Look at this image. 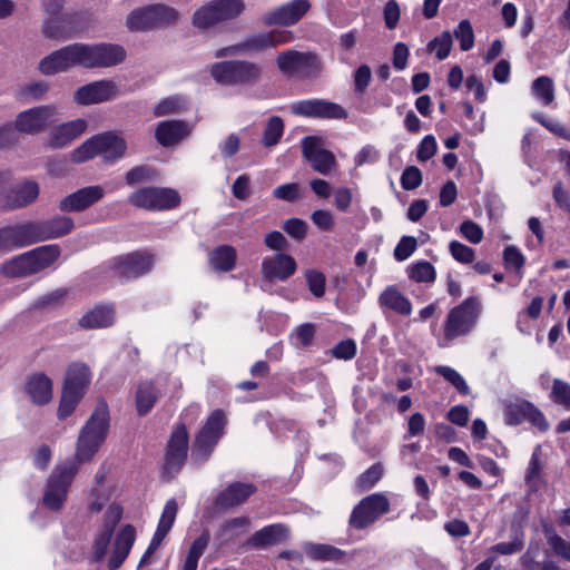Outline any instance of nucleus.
<instances>
[{
    "label": "nucleus",
    "instance_id": "25",
    "mask_svg": "<svg viewBox=\"0 0 570 570\" xmlns=\"http://www.w3.org/2000/svg\"><path fill=\"white\" fill-rule=\"evenodd\" d=\"M39 196V185L33 180L17 184L7 195H0V209L12 210L33 203Z\"/></svg>",
    "mask_w": 570,
    "mask_h": 570
},
{
    "label": "nucleus",
    "instance_id": "54",
    "mask_svg": "<svg viewBox=\"0 0 570 570\" xmlns=\"http://www.w3.org/2000/svg\"><path fill=\"white\" fill-rule=\"evenodd\" d=\"M185 107V100L181 97H168L161 100L156 107L154 114L158 117L175 114Z\"/></svg>",
    "mask_w": 570,
    "mask_h": 570
},
{
    "label": "nucleus",
    "instance_id": "7",
    "mask_svg": "<svg viewBox=\"0 0 570 570\" xmlns=\"http://www.w3.org/2000/svg\"><path fill=\"white\" fill-rule=\"evenodd\" d=\"M76 67L85 68L83 42L70 43L50 52L39 61L37 69L45 76H53Z\"/></svg>",
    "mask_w": 570,
    "mask_h": 570
},
{
    "label": "nucleus",
    "instance_id": "15",
    "mask_svg": "<svg viewBox=\"0 0 570 570\" xmlns=\"http://www.w3.org/2000/svg\"><path fill=\"white\" fill-rule=\"evenodd\" d=\"M55 105H42L29 108L18 114L14 120V129L22 134L36 135L47 128L57 115Z\"/></svg>",
    "mask_w": 570,
    "mask_h": 570
},
{
    "label": "nucleus",
    "instance_id": "46",
    "mask_svg": "<svg viewBox=\"0 0 570 570\" xmlns=\"http://www.w3.org/2000/svg\"><path fill=\"white\" fill-rule=\"evenodd\" d=\"M407 275L415 282L430 283L435 279V269L429 262L422 261L407 267Z\"/></svg>",
    "mask_w": 570,
    "mask_h": 570
},
{
    "label": "nucleus",
    "instance_id": "18",
    "mask_svg": "<svg viewBox=\"0 0 570 570\" xmlns=\"http://www.w3.org/2000/svg\"><path fill=\"white\" fill-rule=\"evenodd\" d=\"M309 8L308 0H293L266 12L262 17V23L267 27L292 26L299 21Z\"/></svg>",
    "mask_w": 570,
    "mask_h": 570
},
{
    "label": "nucleus",
    "instance_id": "9",
    "mask_svg": "<svg viewBox=\"0 0 570 570\" xmlns=\"http://www.w3.org/2000/svg\"><path fill=\"white\" fill-rule=\"evenodd\" d=\"M210 72L223 85H250L259 79L262 68L250 61L234 60L214 63Z\"/></svg>",
    "mask_w": 570,
    "mask_h": 570
},
{
    "label": "nucleus",
    "instance_id": "56",
    "mask_svg": "<svg viewBox=\"0 0 570 570\" xmlns=\"http://www.w3.org/2000/svg\"><path fill=\"white\" fill-rule=\"evenodd\" d=\"M383 475V468L381 464H374L367 469L357 480V487L361 490L371 489Z\"/></svg>",
    "mask_w": 570,
    "mask_h": 570
},
{
    "label": "nucleus",
    "instance_id": "51",
    "mask_svg": "<svg viewBox=\"0 0 570 570\" xmlns=\"http://www.w3.org/2000/svg\"><path fill=\"white\" fill-rule=\"evenodd\" d=\"M305 278L311 293L316 298L323 297L326 288L325 275L317 269H307L305 272Z\"/></svg>",
    "mask_w": 570,
    "mask_h": 570
},
{
    "label": "nucleus",
    "instance_id": "17",
    "mask_svg": "<svg viewBox=\"0 0 570 570\" xmlns=\"http://www.w3.org/2000/svg\"><path fill=\"white\" fill-rule=\"evenodd\" d=\"M119 95L118 85L102 79L81 86L73 94V100L81 106L96 105L115 99Z\"/></svg>",
    "mask_w": 570,
    "mask_h": 570
},
{
    "label": "nucleus",
    "instance_id": "14",
    "mask_svg": "<svg viewBox=\"0 0 570 570\" xmlns=\"http://www.w3.org/2000/svg\"><path fill=\"white\" fill-rule=\"evenodd\" d=\"M85 68H109L126 59V50L115 43H83Z\"/></svg>",
    "mask_w": 570,
    "mask_h": 570
},
{
    "label": "nucleus",
    "instance_id": "27",
    "mask_svg": "<svg viewBox=\"0 0 570 570\" xmlns=\"http://www.w3.org/2000/svg\"><path fill=\"white\" fill-rule=\"evenodd\" d=\"M87 127V121L81 118L53 126L49 131L47 144L51 148H65L85 134Z\"/></svg>",
    "mask_w": 570,
    "mask_h": 570
},
{
    "label": "nucleus",
    "instance_id": "55",
    "mask_svg": "<svg viewBox=\"0 0 570 570\" xmlns=\"http://www.w3.org/2000/svg\"><path fill=\"white\" fill-rule=\"evenodd\" d=\"M449 250L452 257L459 263L469 264L472 263L474 259V249L458 240H453L450 243Z\"/></svg>",
    "mask_w": 570,
    "mask_h": 570
},
{
    "label": "nucleus",
    "instance_id": "60",
    "mask_svg": "<svg viewBox=\"0 0 570 570\" xmlns=\"http://www.w3.org/2000/svg\"><path fill=\"white\" fill-rule=\"evenodd\" d=\"M315 335V327L311 323L299 325L292 335L294 344L296 346H308Z\"/></svg>",
    "mask_w": 570,
    "mask_h": 570
},
{
    "label": "nucleus",
    "instance_id": "19",
    "mask_svg": "<svg viewBox=\"0 0 570 570\" xmlns=\"http://www.w3.org/2000/svg\"><path fill=\"white\" fill-rule=\"evenodd\" d=\"M291 110L295 115L330 119H344L346 111L337 104L322 99H307L292 104Z\"/></svg>",
    "mask_w": 570,
    "mask_h": 570
},
{
    "label": "nucleus",
    "instance_id": "37",
    "mask_svg": "<svg viewBox=\"0 0 570 570\" xmlns=\"http://www.w3.org/2000/svg\"><path fill=\"white\" fill-rule=\"evenodd\" d=\"M237 253L233 246L222 245L209 254L210 266L218 272H229L236 265Z\"/></svg>",
    "mask_w": 570,
    "mask_h": 570
},
{
    "label": "nucleus",
    "instance_id": "4",
    "mask_svg": "<svg viewBox=\"0 0 570 570\" xmlns=\"http://www.w3.org/2000/svg\"><path fill=\"white\" fill-rule=\"evenodd\" d=\"M127 144L125 139L114 132L96 135L87 139L70 154L73 163H85L96 156H101L105 161L114 163L125 156Z\"/></svg>",
    "mask_w": 570,
    "mask_h": 570
},
{
    "label": "nucleus",
    "instance_id": "10",
    "mask_svg": "<svg viewBox=\"0 0 570 570\" xmlns=\"http://www.w3.org/2000/svg\"><path fill=\"white\" fill-rule=\"evenodd\" d=\"M177 19L178 12L174 8L158 3L132 10L127 17L126 26L131 31H145Z\"/></svg>",
    "mask_w": 570,
    "mask_h": 570
},
{
    "label": "nucleus",
    "instance_id": "29",
    "mask_svg": "<svg viewBox=\"0 0 570 570\" xmlns=\"http://www.w3.org/2000/svg\"><path fill=\"white\" fill-rule=\"evenodd\" d=\"M294 36L288 30H272L256 33L244 41L245 50L263 51L293 41Z\"/></svg>",
    "mask_w": 570,
    "mask_h": 570
},
{
    "label": "nucleus",
    "instance_id": "38",
    "mask_svg": "<svg viewBox=\"0 0 570 570\" xmlns=\"http://www.w3.org/2000/svg\"><path fill=\"white\" fill-rule=\"evenodd\" d=\"M86 390L73 385L72 383L65 382L63 392L58 410L60 419L69 416L76 409L79 401L85 395Z\"/></svg>",
    "mask_w": 570,
    "mask_h": 570
},
{
    "label": "nucleus",
    "instance_id": "11",
    "mask_svg": "<svg viewBox=\"0 0 570 570\" xmlns=\"http://www.w3.org/2000/svg\"><path fill=\"white\" fill-rule=\"evenodd\" d=\"M225 425L226 419L224 413L220 410L214 411L196 436L191 451V459L194 461L203 463L208 459L218 440L224 434Z\"/></svg>",
    "mask_w": 570,
    "mask_h": 570
},
{
    "label": "nucleus",
    "instance_id": "36",
    "mask_svg": "<svg viewBox=\"0 0 570 570\" xmlns=\"http://www.w3.org/2000/svg\"><path fill=\"white\" fill-rule=\"evenodd\" d=\"M250 520L247 517H237L223 522L216 533V539L220 544H225L246 533L249 529Z\"/></svg>",
    "mask_w": 570,
    "mask_h": 570
},
{
    "label": "nucleus",
    "instance_id": "63",
    "mask_svg": "<svg viewBox=\"0 0 570 570\" xmlns=\"http://www.w3.org/2000/svg\"><path fill=\"white\" fill-rule=\"evenodd\" d=\"M422 183V175L417 167L410 166L405 168L401 177L402 187L406 190L417 188Z\"/></svg>",
    "mask_w": 570,
    "mask_h": 570
},
{
    "label": "nucleus",
    "instance_id": "30",
    "mask_svg": "<svg viewBox=\"0 0 570 570\" xmlns=\"http://www.w3.org/2000/svg\"><path fill=\"white\" fill-rule=\"evenodd\" d=\"M255 491L256 488L250 483H232L217 495L215 505L223 510L239 505L255 493Z\"/></svg>",
    "mask_w": 570,
    "mask_h": 570
},
{
    "label": "nucleus",
    "instance_id": "24",
    "mask_svg": "<svg viewBox=\"0 0 570 570\" xmlns=\"http://www.w3.org/2000/svg\"><path fill=\"white\" fill-rule=\"evenodd\" d=\"M177 512H178L177 501L175 499L168 500L164 507L160 520L158 522V527L156 529V532L154 533L150 544L140 559V562L138 566L139 568L149 563L150 556L160 547L163 540L166 538V535L173 528Z\"/></svg>",
    "mask_w": 570,
    "mask_h": 570
},
{
    "label": "nucleus",
    "instance_id": "32",
    "mask_svg": "<svg viewBox=\"0 0 570 570\" xmlns=\"http://www.w3.org/2000/svg\"><path fill=\"white\" fill-rule=\"evenodd\" d=\"M115 322V311L110 306H96L79 318L83 330H97L111 326Z\"/></svg>",
    "mask_w": 570,
    "mask_h": 570
},
{
    "label": "nucleus",
    "instance_id": "62",
    "mask_svg": "<svg viewBox=\"0 0 570 570\" xmlns=\"http://www.w3.org/2000/svg\"><path fill=\"white\" fill-rule=\"evenodd\" d=\"M460 233L462 236L472 244L481 243L483 238V230L481 226L472 220H465L460 225Z\"/></svg>",
    "mask_w": 570,
    "mask_h": 570
},
{
    "label": "nucleus",
    "instance_id": "20",
    "mask_svg": "<svg viewBox=\"0 0 570 570\" xmlns=\"http://www.w3.org/2000/svg\"><path fill=\"white\" fill-rule=\"evenodd\" d=\"M153 266V257L148 254L131 253L112 261V272L119 278L131 279L147 273Z\"/></svg>",
    "mask_w": 570,
    "mask_h": 570
},
{
    "label": "nucleus",
    "instance_id": "57",
    "mask_svg": "<svg viewBox=\"0 0 570 570\" xmlns=\"http://www.w3.org/2000/svg\"><path fill=\"white\" fill-rule=\"evenodd\" d=\"M41 32L45 38L51 40H62L66 38L65 27L58 19L46 20L42 24Z\"/></svg>",
    "mask_w": 570,
    "mask_h": 570
},
{
    "label": "nucleus",
    "instance_id": "6",
    "mask_svg": "<svg viewBox=\"0 0 570 570\" xmlns=\"http://www.w3.org/2000/svg\"><path fill=\"white\" fill-rule=\"evenodd\" d=\"M78 466L75 462H63L55 466L43 489L42 504L51 511H60L68 498V491Z\"/></svg>",
    "mask_w": 570,
    "mask_h": 570
},
{
    "label": "nucleus",
    "instance_id": "52",
    "mask_svg": "<svg viewBox=\"0 0 570 570\" xmlns=\"http://www.w3.org/2000/svg\"><path fill=\"white\" fill-rule=\"evenodd\" d=\"M454 37L460 42V48L463 51H468L474 46V33L472 24L469 20H462L454 30Z\"/></svg>",
    "mask_w": 570,
    "mask_h": 570
},
{
    "label": "nucleus",
    "instance_id": "1",
    "mask_svg": "<svg viewBox=\"0 0 570 570\" xmlns=\"http://www.w3.org/2000/svg\"><path fill=\"white\" fill-rule=\"evenodd\" d=\"M118 495L117 485L108 481L106 473L99 470L88 495L87 509L91 515L102 513L95 533L92 553L96 560H101L110 551L109 570H117L124 563L136 540V529L129 523L116 531L124 514V507L117 500Z\"/></svg>",
    "mask_w": 570,
    "mask_h": 570
},
{
    "label": "nucleus",
    "instance_id": "28",
    "mask_svg": "<svg viewBox=\"0 0 570 570\" xmlns=\"http://www.w3.org/2000/svg\"><path fill=\"white\" fill-rule=\"evenodd\" d=\"M188 433L184 425H178L168 442L166 453V470L177 472L187 458Z\"/></svg>",
    "mask_w": 570,
    "mask_h": 570
},
{
    "label": "nucleus",
    "instance_id": "35",
    "mask_svg": "<svg viewBox=\"0 0 570 570\" xmlns=\"http://www.w3.org/2000/svg\"><path fill=\"white\" fill-rule=\"evenodd\" d=\"M379 304L401 315H410L412 312L411 302L395 286H387L380 294Z\"/></svg>",
    "mask_w": 570,
    "mask_h": 570
},
{
    "label": "nucleus",
    "instance_id": "26",
    "mask_svg": "<svg viewBox=\"0 0 570 570\" xmlns=\"http://www.w3.org/2000/svg\"><path fill=\"white\" fill-rule=\"evenodd\" d=\"M35 243L31 222L0 228V252L8 253Z\"/></svg>",
    "mask_w": 570,
    "mask_h": 570
},
{
    "label": "nucleus",
    "instance_id": "43",
    "mask_svg": "<svg viewBox=\"0 0 570 570\" xmlns=\"http://www.w3.org/2000/svg\"><path fill=\"white\" fill-rule=\"evenodd\" d=\"M222 21L237 18L244 10L243 0H213Z\"/></svg>",
    "mask_w": 570,
    "mask_h": 570
},
{
    "label": "nucleus",
    "instance_id": "41",
    "mask_svg": "<svg viewBox=\"0 0 570 570\" xmlns=\"http://www.w3.org/2000/svg\"><path fill=\"white\" fill-rule=\"evenodd\" d=\"M220 22L223 21L213 1L196 10L193 17L194 26L199 29H208Z\"/></svg>",
    "mask_w": 570,
    "mask_h": 570
},
{
    "label": "nucleus",
    "instance_id": "22",
    "mask_svg": "<svg viewBox=\"0 0 570 570\" xmlns=\"http://www.w3.org/2000/svg\"><path fill=\"white\" fill-rule=\"evenodd\" d=\"M297 268L295 259L287 254L277 253L266 256L262 262V275L269 282H284L295 274Z\"/></svg>",
    "mask_w": 570,
    "mask_h": 570
},
{
    "label": "nucleus",
    "instance_id": "5",
    "mask_svg": "<svg viewBox=\"0 0 570 570\" xmlns=\"http://www.w3.org/2000/svg\"><path fill=\"white\" fill-rule=\"evenodd\" d=\"M276 65L281 73L288 78L312 79L323 70V62L316 53L294 49L281 51Z\"/></svg>",
    "mask_w": 570,
    "mask_h": 570
},
{
    "label": "nucleus",
    "instance_id": "3",
    "mask_svg": "<svg viewBox=\"0 0 570 570\" xmlns=\"http://www.w3.org/2000/svg\"><path fill=\"white\" fill-rule=\"evenodd\" d=\"M61 254L58 245H45L6 261L0 272L8 277H27L53 265Z\"/></svg>",
    "mask_w": 570,
    "mask_h": 570
},
{
    "label": "nucleus",
    "instance_id": "13",
    "mask_svg": "<svg viewBox=\"0 0 570 570\" xmlns=\"http://www.w3.org/2000/svg\"><path fill=\"white\" fill-rule=\"evenodd\" d=\"M389 499L382 493L371 494L360 501L350 517V524L355 529H364L389 512Z\"/></svg>",
    "mask_w": 570,
    "mask_h": 570
},
{
    "label": "nucleus",
    "instance_id": "8",
    "mask_svg": "<svg viewBox=\"0 0 570 570\" xmlns=\"http://www.w3.org/2000/svg\"><path fill=\"white\" fill-rule=\"evenodd\" d=\"M480 308V302L474 297H469L462 304L453 307L444 323L443 338L449 342L470 333L476 323Z\"/></svg>",
    "mask_w": 570,
    "mask_h": 570
},
{
    "label": "nucleus",
    "instance_id": "61",
    "mask_svg": "<svg viewBox=\"0 0 570 570\" xmlns=\"http://www.w3.org/2000/svg\"><path fill=\"white\" fill-rule=\"evenodd\" d=\"M313 224L323 232H331L334 228V216L330 210L317 209L311 215Z\"/></svg>",
    "mask_w": 570,
    "mask_h": 570
},
{
    "label": "nucleus",
    "instance_id": "49",
    "mask_svg": "<svg viewBox=\"0 0 570 570\" xmlns=\"http://www.w3.org/2000/svg\"><path fill=\"white\" fill-rule=\"evenodd\" d=\"M452 48V35L449 31L442 32L435 37L429 45L428 49L434 51L439 60L445 59Z\"/></svg>",
    "mask_w": 570,
    "mask_h": 570
},
{
    "label": "nucleus",
    "instance_id": "21",
    "mask_svg": "<svg viewBox=\"0 0 570 570\" xmlns=\"http://www.w3.org/2000/svg\"><path fill=\"white\" fill-rule=\"evenodd\" d=\"M105 195L106 190L102 186H87L63 197L59 203V209L67 213L82 212L100 202Z\"/></svg>",
    "mask_w": 570,
    "mask_h": 570
},
{
    "label": "nucleus",
    "instance_id": "48",
    "mask_svg": "<svg viewBox=\"0 0 570 570\" xmlns=\"http://www.w3.org/2000/svg\"><path fill=\"white\" fill-rule=\"evenodd\" d=\"M48 82L43 80L32 81L22 86L19 90V97L27 100H41L49 91Z\"/></svg>",
    "mask_w": 570,
    "mask_h": 570
},
{
    "label": "nucleus",
    "instance_id": "40",
    "mask_svg": "<svg viewBox=\"0 0 570 570\" xmlns=\"http://www.w3.org/2000/svg\"><path fill=\"white\" fill-rule=\"evenodd\" d=\"M158 399V391L155 389L153 383H141L136 392V406L140 415L148 413L156 400Z\"/></svg>",
    "mask_w": 570,
    "mask_h": 570
},
{
    "label": "nucleus",
    "instance_id": "16",
    "mask_svg": "<svg viewBox=\"0 0 570 570\" xmlns=\"http://www.w3.org/2000/svg\"><path fill=\"white\" fill-rule=\"evenodd\" d=\"M302 153L312 168L322 175H328L337 166L334 154L324 148L323 139L317 136L302 140Z\"/></svg>",
    "mask_w": 570,
    "mask_h": 570
},
{
    "label": "nucleus",
    "instance_id": "45",
    "mask_svg": "<svg viewBox=\"0 0 570 570\" xmlns=\"http://www.w3.org/2000/svg\"><path fill=\"white\" fill-rule=\"evenodd\" d=\"M91 380L90 370L86 364L75 363L67 372L66 381L87 390Z\"/></svg>",
    "mask_w": 570,
    "mask_h": 570
},
{
    "label": "nucleus",
    "instance_id": "33",
    "mask_svg": "<svg viewBox=\"0 0 570 570\" xmlns=\"http://www.w3.org/2000/svg\"><path fill=\"white\" fill-rule=\"evenodd\" d=\"M26 391L33 403L42 405L52 399V382L43 373H36L28 380Z\"/></svg>",
    "mask_w": 570,
    "mask_h": 570
},
{
    "label": "nucleus",
    "instance_id": "59",
    "mask_svg": "<svg viewBox=\"0 0 570 570\" xmlns=\"http://www.w3.org/2000/svg\"><path fill=\"white\" fill-rule=\"evenodd\" d=\"M417 242L413 236H403L394 249V257L402 262L409 258L416 249Z\"/></svg>",
    "mask_w": 570,
    "mask_h": 570
},
{
    "label": "nucleus",
    "instance_id": "34",
    "mask_svg": "<svg viewBox=\"0 0 570 570\" xmlns=\"http://www.w3.org/2000/svg\"><path fill=\"white\" fill-rule=\"evenodd\" d=\"M288 537V530L283 524L267 525L253 534L249 543L256 548L278 544Z\"/></svg>",
    "mask_w": 570,
    "mask_h": 570
},
{
    "label": "nucleus",
    "instance_id": "42",
    "mask_svg": "<svg viewBox=\"0 0 570 570\" xmlns=\"http://www.w3.org/2000/svg\"><path fill=\"white\" fill-rule=\"evenodd\" d=\"M531 90L534 97L544 106L550 105L554 99L553 81L547 76L537 78L532 83Z\"/></svg>",
    "mask_w": 570,
    "mask_h": 570
},
{
    "label": "nucleus",
    "instance_id": "53",
    "mask_svg": "<svg viewBox=\"0 0 570 570\" xmlns=\"http://www.w3.org/2000/svg\"><path fill=\"white\" fill-rule=\"evenodd\" d=\"M435 372L442 375L449 383H451L460 393L469 394V386L464 379L454 368L450 366L440 365L435 367Z\"/></svg>",
    "mask_w": 570,
    "mask_h": 570
},
{
    "label": "nucleus",
    "instance_id": "12",
    "mask_svg": "<svg viewBox=\"0 0 570 570\" xmlns=\"http://www.w3.org/2000/svg\"><path fill=\"white\" fill-rule=\"evenodd\" d=\"M179 195L170 188L145 187L134 191L128 202L146 210H166L179 204Z\"/></svg>",
    "mask_w": 570,
    "mask_h": 570
},
{
    "label": "nucleus",
    "instance_id": "39",
    "mask_svg": "<svg viewBox=\"0 0 570 570\" xmlns=\"http://www.w3.org/2000/svg\"><path fill=\"white\" fill-rule=\"evenodd\" d=\"M304 552L308 558L315 561H338L344 554L340 549L335 547L313 543L305 544Z\"/></svg>",
    "mask_w": 570,
    "mask_h": 570
},
{
    "label": "nucleus",
    "instance_id": "64",
    "mask_svg": "<svg viewBox=\"0 0 570 570\" xmlns=\"http://www.w3.org/2000/svg\"><path fill=\"white\" fill-rule=\"evenodd\" d=\"M436 140L432 135L425 136L417 148V159L420 161H426L436 153Z\"/></svg>",
    "mask_w": 570,
    "mask_h": 570
},
{
    "label": "nucleus",
    "instance_id": "23",
    "mask_svg": "<svg viewBox=\"0 0 570 570\" xmlns=\"http://www.w3.org/2000/svg\"><path fill=\"white\" fill-rule=\"evenodd\" d=\"M36 243L60 238L70 234L75 228L73 219L69 216L57 215L42 222H31Z\"/></svg>",
    "mask_w": 570,
    "mask_h": 570
},
{
    "label": "nucleus",
    "instance_id": "31",
    "mask_svg": "<svg viewBox=\"0 0 570 570\" xmlns=\"http://www.w3.org/2000/svg\"><path fill=\"white\" fill-rule=\"evenodd\" d=\"M190 129L180 120H166L157 125L155 136L157 141L169 147L178 144L183 138L188 136Z\"/></svg>",
    "mask_w": 570,
    "mask_h": 570
},
{
    "label": "nucleus",
    "instance_id": "44",
    "mask_svg": "<svg viewBox=\"0 0 570 570\" xmlns=\"http://www.w3.org/2000/svg\"><path fill=\"white\" fill-rule=\"evenodd\" d=\"M550 400L566 410H570V384L560 379L552 381L551 391L549 394Z\"/></svg>",
    "mask_w": 570,
    "mask_h": 570
},
{
    "label": "nucleus",
    "instance_id": "2",
    "mask_svg": "<svg viewBox=\"0 0 570 570\" xmlns=\"http://www.w3.org/2000/svg\"><path fill=\"white\" fill-rule=\"evenodd\" d=\"M108 431V405L105 402H100L79 432L75 458L67 462H75L78 468L82 463L89 462L106 441Z\"/></svg>",
    "mask_w": 570,
    "mask_h": 570
},
{
    "label": "nucleus",
    "instance_id": "47",
    "mask_svg": "<svg viewBox=\"0 0 570 570\" xmlns=\"http://www.w3.org/2000/svg\"><path fill=\"white\" fill-rule=\"evenodd\" d=\"M529 402L521 401L507 404L504 407L505 422L510 425H518L527 420V410Z\"/></svg>",
    "mask_w": 570,
    "mask_h": 570
},
{
    "label": "nucleus",
    "instance_id": "58",
    "mask_svg": "<svg viewBox=\"0 0 570 570\" xmlns=\"http://www.w3.org/2000/svg\"><path fill=\"white\" fill-rule=\"evenodd\" d=\"M209 539L210 535L208 530H204L203 533L193 542L186 560L198 564V560L207 548Z\"/></svg>",
    "mask_w": 570,
    "mask_h": 570
},
{
    "label": "nucleus",
    "instance_id": "50",
    "mask_svg": "<svg viewBox=\"0 0 570 570\" xmlns=\"http://www.w3.org/2000/svg\"><path fill=\"white\" fill-rule=\"evenodd\" d=\"M284 131V124L279 117L269 118L264 131L263 142L266 147H272L278 142Z\"/></svg>",
    "mask_w": 570,
    "mask_h": 570
}]
</instances>
